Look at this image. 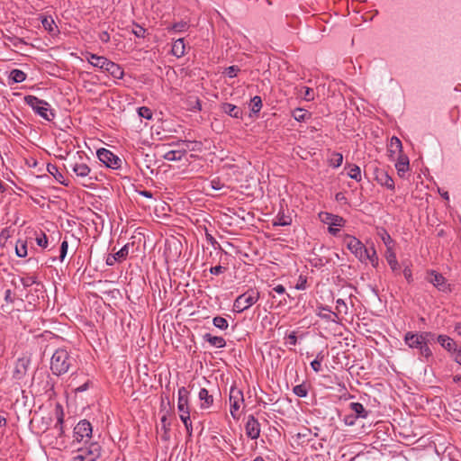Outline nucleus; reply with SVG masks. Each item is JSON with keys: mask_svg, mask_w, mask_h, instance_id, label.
<instances>
[{"mask_svg": "<svg viewBox=\"0 0 461 461\" xmlns=\"http://www.w3.org/2000/svg\"><path fill=\"white\" fill-rule=\"evenodd\" d=\"M171 52L174 56L180 58L185 55V41L184 39H178L174 41Z\"/></svg>", "mask_w": 461, "mask_h": 461, "instance_id": "nucleus-31", "label": "nucleus"}, {"mask_svg": "<svg viewBox=\"0 0 461 461\" xmlns=\"http://www.w3.org/2000/svg\"><path fill=\"white\" fill-rule=\"evenodd\" d=\"M41 24L43 28L50 33H54L57 26L55 25V22L50 16H41Z\"/></svg>", "mask_w": 461, "mask_h": 461, "instance_id": "nucleus-32", "label": "nucleus"}, {"mask_svg": "<svg viewBox=\"0 0 461 461\" xmlns=\"http://www.w3.org/2000/svg\"><path fill=\"white\" fill-rule=\"evenodd\" d=\"M344 243L352 254L355 255L359 261L366 258L367 248L356 237L346 235L344 238Z\"/></svg>", "mask_w": 461, "mask_h": 461, "instance_id": "nucleus-10", "label": "nucleus"}, {"mask_svg": "<svg viewBox=\"0 0 461 461\" xmlns=\"http://www.w3.org/2000/svg\"><path fill=\"white\" fill-rule=\"evenodd\" d=\"M189 397V391L186 387L182 386L177 391V398Z\"/></svg>", "mask_w": 461, "mask_h": 461, "instance_id": "nucleus-59", "label": "nucleus"}, {"mask_svg": "<svg viewBox=\"0 0 461 461\" xmlns=\"http://www.w3.org/2000/svg\"><path fill=\"white\" fill-rule=\"evenodd\" d=\"M85 159H88V158H84L83 156L77 153V157L74 156L68 161V167L75 173L77 177H86L89 176L91 169L89 166L86 164Z\"/></svg>", "mask_w": 461, "mask_h": 461, "instance_id": "nucleus-7", "label": "nucleus"}, {"mask_svg": "<svg viewBox=\"0 0 461 461\" xmlns=\"http://www.w3.org/2000/svg\"><path fill=\"white\" fill-rule=\"evenodd\" d=\"M87 61L95 68H100L104 72L106 71V68L110 64V59L104 56H98L96 54L87 53L86 56Z\"/></svg>", "mask_w": 461, "mask_h": 461, "instance_id": "nucleus-17", "label": "nucleus"}, {"mask_svg": "<svg viewBox=\"0 0 461 461\" xmlns=\"http://www.w3.org/2000/svg\"><path fill=\"white\" fill-rule=\"evenodd\" d=\"M138 114L140 117L145 118L147 120H151L152 116H153L152 111L149 107H146V106L140 107L138 109Z\"/></svg>", "mask_w": 461, "mask_h": 461, "instance_id": "nucleus-48", "label": "nucleus"}, {"mask_svg": "<svg viewBox=\"0 0 461 461\" xmlns=\"http://www.w3.org/2000/svg\"><path fill=\"white\" fill-rule=\"evenodd\" d=\"M291 223V221L286 219L285 216H282V217H278L276 221H275V225H278V226H286V225H289Z\"/></svg>", "mask_w": 461, "mask_h": 461, "instance_id": "nucleus-58", "label": "nucleus"}, {"mask_svg": "<svg viewBox=\"0 0 461 461\" xmlns=\"http://www.w3.org/2000/svg\"><path fill=\"white\" fill-rule=\"evenodd\" d=\"M422 339L425 341V344L429 346V343L435 340V334L430 331H423L420 332Z\"/></svg>", "mask_w": 461, "mask_h": 461, "instance_id": "nucleus-50", "label": "nucleus"}, {"mask_svg": "<svg viewBox=\"0 0 461 461\" xmlns=\"http://www.w3.org/2000/svg\"><path fill=\"white\" fill-rule=\"evenodd\" d=\"M188 27H189V25L186 22L181 21L179 23H175L167 30L177 32H185L188 29Z\"/></svg>", "mask_w": 461, "mask_h": 461, "instance_id": "nucleus-45", "label": "nucleus"}, {"mask_svg": "<svg viewBox=\"0 0 461 461\" xmlns=\"http://www.w3.org/2000/svg\"><path fill=\"white\" fill-rule=\"evenodd\" d=\"M374 174L375 179L379 185L386 187L389 190H394V181L392 178V176L387 173V171L382 168H376Z\"/></svg>", "mask_w": 461, "mask_h": 461, "instance_id": "nucleus-14", "label": "nucleus"}, {"mask_svg": "<svg viewBox=\"0 0 461 461\" xmlns=\"http://www.w3.org/2000/svg\"><path fill=\"white\" fill-rule=\"evenodd\" d=\"M438 342L441 345L442 348L447 349V351L456 350V343L455 341L447 335H439L437 338Z\"/></svg>", "mask_w": 461, "mask_h": 461, "instance_id": "nucleus-28", "label": "nucleus"}, {"mask_svg": "<svg viewBox=\"0 0 461 461\" xmlns=\"http://www.w3.org/2000/svg\"><path fill=\"white\" fill-rule=\"evenodd\" d=\"M198 398L201 401V409H208L213 404V397L205 388L200 390Z\"/></svg>", "mask_w": 461, "mask_h": 461, "instance_id": "nucleus-21", "label": "nucleus"}, {"mask_svg": "<svg viewBox=\"0 0 461 461\" xmlns=\"http://www.w3.org/2000/svg\"><path fill=\"white\" fill-rule=\"evenodd\" d=\"M395 168L400 177H404V175L410 169V160L404 153L398 154Z\"/></svg>", "mask_w": 461, "mask_h": 461, "instance_id": "nucleus-18", "label": "nucleus"}, {"mask_svg": "<svg viewBox=\"0 0 461 461\" xmlns=\"http://www.w3.org/2000/svg\"><path fill=\"white\" fill-rule=\"evenodd\" d=\"M210 185L213 190L216 191L221 190L225 186L224 183H222L219 177L212 179Z\"/></svg>", "mask_w": 461, "mask_h": 461, "instance_id": "nucleus-49", "label": "nucleus"}, {"mask_svg": "<svg viewBox=\"0 0 461 461\" xmlns=\"http://www.w3.org/2000/svg\"><path fill=\"white\" fill-rule=\"evenodd\" d=\"M378 234H379L381 240H383L384 244L385 245L386 249H393L394 240L392 239V237L390 236V234L387 232L386 230L382 229L378 232Z\"/></svg>", "mask_w": 461, "mask_h": 461, "instance_id": "nucleus-34", "label": "nucleus"}, {"mask_svg": "<svg viewBox=\"0 0 461 461\" xmlns=\"http://www.w3.org/2000/svg\"><path fill=\"white\" fill-rule=\"evenodd\" d=\"M426 280L432 284L439 292H451L450 285L447 283V279L435 270H429L427 272Z\"/></svg>", "mask_w": 461, "mask_h": 461, "instance_id": "nucleus-12", "label": "nucleus"}, {"mask_svg": "<svg viewBox=\"0 0 461 461\" xmlns=\"http://www.w3.org/2000/svg\"><path fill=\"white\" fill-rule=\"evenodd\" d=\"M161 426L163 430H170V423L167 420V418L166 415L162 416L160 419Z\"/></svg>", "mask_w": 461, "mask_h": 461, "instance_id": "nucleus-61", "label": "nucleus"}, {"mask_svg": "<svg viewBox=\"0 0 461 461\" xmlns=\"http://www.w3.org/2000/svg\"><path fill=\"white\" fill-rule=\"evenodd\" d=\"M185 107L188 111L197 112L202 110L200 99L196 95H189L185 100Z\"/></svg>", "mask_w": 461, "mask_h": 461, "instance_id": "nucleus-25", "label": "nucleus"}, {"mask_svg": "<svg viewBox=\"0 0 461 461\" xmlns=\"http://www.w3.org/2000/svg\"><path fill=\"white\" fill-rule=\"evenodd\" d=\"M24 103L30 106L32 111L42 119L51 122L55 116V112L50 108V104L35 95H26L24 96Z\"/></svg>", "mask_w": 461, "mask_h": 461, "instance_id": "nucleus-2", "label": "nucleus"}, {"mask_svg": "<svg viewBox=\"0 0 461 461\" xmlns=\"http://www.w3.org/2000/svg\"><path fill=\"white\" fill-rule=\"evenodd\" d=\"M319 309L322 311L329 312V314H322L321 312H317V315L328 321L339 323L341 320L342 316H345L348 313V307L343 299L336 300V308L335 312H332L330 306L327 305H320Z\"/></svg>", "mask_w": 461, "mask_h": 461, "instance_id": "nucleus-6", "label": "nucleus"}, {"mask_svg": "<svg viewBox=\"0 0 461 461\" xmlns=\"http://www.w3.org/2000/svg\"><path fill=\"white\" fill-rule=\"evenodd\" d=\"M321 220L323 222L329 224L330 226L342 227L345 222L342 217L329 212H325Z\"/></svg>", "mask_w": 461, "mask_h": 461, "instance_id": "nucleus-24", "label": "nucleus"}, {"mask_svg": "<svg viewBox=\"0 0 461 461\" xmlns=\"http://www.w3.org/2000/svg\"><path fill=\"white\" fill-rule=\"evenodd\" d=\"M106 73L115 79H122L124 75L123 68L117 63L110 60V64L106 68Z\"/></svg>", "mask_w": 461, "mask_h": 461, "instance_id": "nucleus-23", "label": "nucleus"}, {"mask_svg": "<svg viewBox=\"0 0 461 461\" xmlns=\"http://www.w3.org/2000/svg\"><path fill=\"white\" fill-rule=\"evenodd\" d=\"M68 243L66 240H64L62 242H61V245H60V249H59V259L60 261H63L66 258V255L68 253Z\"/></svg>", "mask_w": 461, "mask_h": 461, "instance_id": "nucleus-51", "label": "nucleus"}, {"mask_svg": "<svg viewBox=\"0 0 461 461\" xmlns=\"http://www.w3.org/2000/svg\"><path fill=\"white\" fill-rule=\"evenodd\" d=\"M98 159L107 167L119 169L122 167V160L111 150L104 148L99 149L96 152Z\"/></svg>", "mask_w": 461, "mask_h": 461, "instance_id": "nucleus-11", "label": "nucleus"}, {"mask_svg": "<svg viewBox=\"0 0 461 461\" xmlns=\"http://www.w3.org/2000/svg\"><path fill=\"white\" fill-rule=\"evenodd\" d=\"M230 415L238 420L240 419L239 411L241 403L244 402L243 392L236 386H231L230 390Z\"/></svg>", "mask_w": 461, "mask_h": 461, "instance_id": "nucleus-9", "label": "nucleus"}, {"mask_svg": "<svg viewBox=\"0 0 461 461\" xmlns=\"http://www.w3.org/2000/svg\"><path fill=\"white\" fill-rule=\"evenodd\" d=\"M132 33L138 38H145L146 29L136 24L135 28L132 30Z\"/></svg>", "mask_w": 461, "mask_h": 461, "instance_id": "nucleus-53", "label": "nucleus"}, {"mask_svg": "<svg viewBox=\"0 0 461 461\" xmlns=\"http://www.w3.org/2000/svg\"><path fill=\"white\" fill-rule=\"evenodd\" d=\"M349 409L355 413L357 419H366L368 416V411L365 409L364 405L360 402H350Z\"/></svg>", "mask_w": 461, "mask_h": 461, "instance_id": "nucleus-27", "label": "nucleus"}, {"mask_svg": "<svg viewBox=\"0 0 461 461\" xmlns=\"http://www.w3.org/2000/svg\"><path fill=\"white\" fill-rule=\"evenodd\" d=\"M292 115L297 122H305L311 117V113L308 111L302 108L294 109L293 111Z\"/></svg>", "mask_w": 461, "mask_h": 461, "instance_id": "nucleus-33", "label": "nucleus"}, {"mask_svg": "<svg viewBox=\"0 0 461 461\" xmlns=\"http://www.w3.org/2000/svg\"><path fill=\"white\" fill-rule=\"evenodd\" d=\"M348 167H349V170H348V176L350 178L356 180L357 182H360L362 179L360 167L355 164L349 165Z\"/></svg>", "mask_w": 461, "mask_h": 461, "instance_id": "nucleus-37", "label": "nucleus"}, {"mask_svg": "<svg viewBox=\"0 0 461 461\" xmlns=\"http://www.w3.org/2000/svg\"><path fill=\"white\" fill-rule=\"evenodd\" d=\"M306 283H307L306 278L303 277V276H300L299 280H298L297 284L295 285V289H297V290L306 289Z\"/></svg>", "mask_w": 461, "mask_h": 461, "instance_id": "nucleus-55", "label": "nucleus"}, {"mask_svg": "<svg viewBox=\"0 0 461 461\" xmlns=\"http://www.w3.org/2000/svg\"><path fill=\"white\" fill-rule=\"evenodd\" d=\"M56 417H57V424L56 428H59L60 433H62V425L64 422V411L63 408L60 404H57L55 408Z\"/></svg>", "mask_w": 461, "mask_h": 461, "instance_id": "nucleus-38", "label": "nucleus"}, {"mask_svg": "<svg viewBox=\"0 0 461 461\" xmlns=\"http://www.w3.org/2000/svg\"><path fill=\"white\" fill-rule=\"evenodd\" d=\"M385 258H386V261H387L388 265L390 266V267H391V269L393 271H396V270L399 269V263H398V260L396 258V254L393 251V249H386V251H385Z\"/></svg>", "mask_w": 461, "mask_h": 461, "instance_id": "nucleus-30", "label": "nucleus"}, {"mask_svg": "<svg viewBox=\"0 0 461 461\" xmlns=\"http://www.w3.org/2000/svg\"><path fill=\"white\" fill-rule=\"evenodd\" d=\"M221 111L232 118L240 119L242 117L241 109L230 103H223L221 104Z\"/></svg>", "mask_w": 461, "mask_h": 461, "instance_id": "nucleus-22", "label": "nucleus"}, {"mask_svg": "<svg viewBox=\"0 0 461 461\" xmlns=\"http://www.w3.org/2000/svg\"><path fill=\"white\" fill-rule=\"evenodd\" d=\"M403 276H404L405 279L408 281V283L412 282V273H411V269L409 267H406L403 269Z\"/></svg>", "mask_w": 461, "mask_h": 461, "instance_id": "nucleus-60", "label": "nucleus"}, {"mask_svg": "<svg viewBox=\"0 0 461 461\" xmlns=\"http://www.w3.org/2000/svg\"><path fill=\"white\" fill-rule=\"evenodd\" d=\"M343 162V155L339 152H332L330 158H329V164L330 167L337 168L342 165Z\"/></svg>", "mask_w": 461, "mask_h": 461, "instance_id": "nucleus-35", "label": "nucleus"}, {"mask_svg": "<svg viewBox=\"0 0 461 461\" xmlns=\"http://www.w3.org/2000/svg\"><path fill=\"white\" fill-rule=\"evenodd\" d=\"M27 75L25 72L20 69H13L10 72V79H12L14 83H22L25 81Z\"/></svg>", "mask_w": 461, "mask_h": 461, "instance_id": "nucleus-36", "label": "nucleus"}, {"mask_svg": "<svg viewBox=\"0 0 461 461\" xmlns=\"http://www.w3.org/2000/svg\"><path fill=\"white\" fill-rule=\"evenodd\" d=\"M130 244H125L119 251L115 253L119 263L124 261L129 255Z\"/></svg>", "mask_w": 461, "mask_h": 461, "instance_id": "nucleus-44", "label": "nucleus"}, {"mask_svg": "<svg viewBox=\"0 0 461 461\" xmlns=\"http://www.w3.org/2000/svg\"><path fill=\"white\" fill-rule=\"evenodd\" d=\"M287 339H288V343L292 346H295L296 343H297V337H296V334L294 331L291 332L288 337H287Z\"/></svg>", "mask_w": 461, "mask_h": 461, "instance_id": "nucleus-63", "label": "nucleus"}, {"mask_svg": "<svg viewBox=\"0 0 461 461\" xmlns=\"http://www.w3.org/2000/svg\"><path fill=\"white\" fill-rule=\"evenodd\" d=\"M259 298V291L257 288H249L235 299L233 311L238 313L243 312L254 305Z\"/></svg>", "mask_w": 461, "mask_h": 461, "instance_id": "nucleus-5", "label": "nucleus"}, {"mask_svg": "<svg viewBox=\"0 0 461 461\" xmlns=\"http://www.w3.org/2000/svg\"><path fill=\"white\" fill-rule=\"evenodd\" d=\"M99 40L103 43H107L110 41V34L106 31H104L99 33Z\"/></svg>", "mask_w": 461, "mask_h": 461, "instance_id": "nucleus-62", "label": "nucleus"}, {"mask_svg": "<svg viewBox=\"0 0 461 461\" xmlns=\"http://www.w3.org/2000/svg\"><path fill=\"white\" fill-rule=\"evenodd\" d=\"M93 428L91 423L86 420H80L74 428V440L73 444L86 442L92 437Z\"/></svg>", "mask_w": 461, "mask_h": 461, "instance_id": "nucleus-8", "label": "nucleus"}, {"mask_svg": "<svg viewBox=\"0 0 461 461\" xmlns=\"http://www.w3.org/2000/svg\"><path fill=\"white\" fill-rule=\"evenodd\" d=\"M35 240L39 247L43 249L48 247V237L44 232L40 231V233L37 234Z\"/></svg>", "mask_w": 461, "mask_h": 461, "instance_id": "nucleus-47", "label": "nucleus"}, {"mask_svg": "<svg viewBox=\"0 0 461 461\" xmlns=\"http://www.w3.org/2000/svg\"><path fill=\"white\" fill-rule=\"evenodd\" d=\"M15 253L19 258L27 256V244L24 240H18L15 246Z\"/></svg>", "mask_w": 461, "mask_h": 461, "instance_id": "nucleus-41", "label": "nucleus"}, {"mask_svg": "<svg viewBox=\"0 0 461 461\" xmlns=\"http://www.w3.org/2000/svg\"><path fill=\"white\" fill-rule=\"evenodd\" d=\"M324 359V355L322 352H319L316 356V358L311 362V367L316 372H320L322 369L321 363Z\"/></svg>", "mask_w": 461, "mask_h": 461, "instance_id": "nucleus-40", "label": "nucleus"}, {"mask_svg": "<svg viewBox=\"0 0 461 461\" xmlns=\"http://www.w3.org/2000/svg\"><path fill=\"white\" fill-rule=\"evenodd\" d=\"M246 435L251 439H257L260 436V424L254 415H249L245 424Z\"/></svg>", "mask_w": 461, "mask_h": 461, "instance_id": "nucleus-13", "label": "nucleus"}, {"mask_svg": "<svg viewBox=\"0 0 461 461\" xmlns=\"http://www.w3.org/2000/svg\"><path fill=\"white\" fill-rule=\"evenodd\" d=\"M212 324L221 330H225L228 329L229 327V323L227 321V320L223 317H221V316H216L212 319Z\"/></svg>", "mask_w": 461, "mask_h": 461, "instance_id": "nucleus-42", "label": "nucleus"}, {"mask_svg": "<svg viewBox=\"0 0 461 461\" xmlns=\"http://www.w3.org/2000/svg\"><path fill=\"white\" fill-rule=\"evenodd\" d=\"M366 256L367 257L361 260V262H369L374 267H377L379 264V258L374 247L366 249Z\"/></svg>", "mask_w": 461, "mask_h": 461, "instance_id": "nucleus-29", "label": "nucleus"}, {"mask_svg": "<svg viewBox=\"0 0 461 461\" xmlns=\"http://www.w3.org/2000/svg\"><path fill=\"white\" fill-rule=\"evenodd\" d=\"M389 157L393 159V156L395 154H401L403 153L402 151V144L400 139L396 136H393L389 142V148H388Z\"/></svg>", "mask_w": 461, "mask_h": 461, "instance_id": "nucleus-20", "label": "nucleus"}, {"mask_svg": "<svg viewBox=\"0 0 461 461\" xmlns=\"http://www.w3.org/2000/svg\"><path fill=\"white\" fill-rule=\"evenodd\" d=\"M76 359L65 348H58L50 358V370L54 375L67 374L75 366Z\"/></svg>", "mask_w": 461, "mask_h": 461, "instance_id": "nucleus-1", "label": "nucleus"}, {"mask_svg": "<svg viewBox=\"0 0 461 461\" xmlns=\"http://www.w3.org/2000/svg\"><path fill=\"white\" fill-rule=\"evenodd\" d=\"M179 418L181 421L184 423L185 427H188L189 423L191 422L190 413L179 415Z\"/></svg>", "mask_w": 461, "mask_h": 461, "instance_id": "nucleus-64", "label": "nucleus"}, {"mask_svg": "<svg viewBox=\"0 0 461 461\" xmlns=\"http://www.w3.org/2000/svg\"><path fill=\"white\" fill-rule=\"evenodd\" d=\"M178 146H183L182 149H171L167 151L163 158L168 161H179L186 155V148H188V141L182 140L177 144Z\"/></svg>", "mask_w": 461, "mask_h": 461, "instance_id": "nucleus-15", "label": "nucleus"}, {"mask_svg": "<svg viewBox=\"0 0 461 461\" xmlns=\"http://www.w3.org/2000/svg\"><path fill=\"white\" fill-rule=\"evenodd\" d=\"M102 447L98 442L78 447L69 461H96L101 456Z\"/></svg>", "mask_w": 461, "mask_h": 461, "instance_id": "nucleus-3", "label": "nucleus"}, {"mask_svg": "<svg viewBox=\"0 0 461 461\" xmlns=\"http://www.w3.org/2000/svg\"><path fill=\"white\" fill-rule=\"evenodd\" d=\"M251 111L254 113H259L262 108V99L260 96L256 95L250 100Z\"/></svg>", "mask_w": 461, "mask_h": 461, "instance_id": "nucleus-43", "label": "nucleus"}, {"mask_svg": "<svg viewBox=\"0 0 461 461\" xmlns=\"http://www.w3.org/2000/svg\"><path fill=\"white\" fill-rule=\"evenodd\" d=\"M240 71V68L238 66H230L225 69V74L230 78H233L237 76L238 72Z\"/></svg>", "mask_w": 461, "mask_h": 461, "instance_id": "nucleus-52", "label": "nucleus"}, {"mask_svg": "<svg viewBox=\"0 0 461 461\" xmlns=\"http://www.w3.org/2000/svg\"><path fill=\"white\" fill-rule=\"evenodd\" d=\"M293 392L295 395L302 398L306 397L308 394V389L303 384L295 385L293 389Z\"/></svg>", "mask_w": 461, "mask_h": 461, "instance_id": "nucleus-46", "label": "nucleus"}, {"mask_svg": "<svg viewBox=\"0 0 461 461\" xmlns=\"http://www.w3.org/2000/svg\"><path fill=\"white\" fill-rule=\"evenodd\" d=\"M343 420L347 426H353L356 423L357 417L355 415H346Z\"/></svg>", "mask_w": 461, "mask_h": 461, "instance_id": "nucleus-56", "label": "nucleus"}, {"mask_svg": "<svg viewBox=\"0 0 461 461\" xmlns=\"http://www.w3.org/2000/svg\"><path fill=\"white\" fill-rule=\"evenodd\" d=\"M47 171L59 184L63 185L64 186H68L69 185V181L66 180L65 176L59 171V169L58 168V167L56 165L49 163L47 165Z\"/></svg>", "mask_w": 461, "mask_h": 461, "instance_id": "nucleus-19", "label": "nucleus"}, {"mask_svg": "<svg viewBox=\"0 0 461 461\" xmlns=\"http://www.w3.org/2000/svg\"><path fill=\"white\" fill-rule=\"evenodd\" d=\"M203 339L210 345L216 347L218 348H221L226 346V340L222 337L213 336L210 333H206L204 334Z\"/></svg>", "mask_w": 461, "mask_h": 461, "instance_id": "nucleus-26", "label": "nucleus"}, {"mask_svg": "<svg viewBox=\"0 0 461 461\" xmlns=\"http://www.w3.org/2000/svg\"><path fill=\"white\" fill-rule=\"evenodd\" d=\"M403 340L410 348L418 349L420 357H424L428 360L432 357V351L429 347L425 344L420 332L408 331L405 333Z\"/></svg>", "mask_w": 461, "mask_h": 461, "instance_id": "nucleus-4", "label": "nucleus"}, {"mask_svg": "<svg viewBox=\"0 0 461 461\" xmlns=\"http://www.w3.org/2000/svg\"><path fill=\"white\" fill-rule=\"evenodd\" d=\"M209 271L212 275L217 276V275L224 273L226 271V267L219 265V266L212 267L209 269Z\"/></svg>", "mask_w": 461, "mask_h": 461, "instance_id": "nucleus-54", "label": "nucleus"}, {"mask_svg": "<svg viewBox=\"0 0 461 461\" xmlns=\"http://www.w3.org/2000/svg\"><path fill=\"white\" fill-rule=\"evenodd\" d=\"M30 360L26 358H19L15 364L13 371V378L15 380H22L26 375Z\"/></svg>", "mask_w": 461, "mask_h": 461, "instance_id": "nucleus-16", "label": "nucleus"}, {"mask_svg": "<svg viewBox=\"0 0 461 461\" xmlns=\"http://www.w3.org/2000/svg\"><path fill=\"white\" fill-rule=\"evenodd\" d=\"M116 262H119L115 254H109L106 257L105 263L107 266H113Z\"/></svg>", "mask_w": 461, "mask_h": 461, "instance_id": "nucleus-57", "label": "nucleus"}, {"mask_svg": "<svg viewBox=\"0 0 461 461\" xmlns=\"http://www.w3.org/2000/svg\"><path fill=\"white\" fill-rule=\"evenodd\" d=\"M300 95L302 98H303L305 101H312L314 99L315 94L312 88L308 86H302L300 88Z\"/></svg>", "mask_w": 461, "mask_h": 461, "instance_id": "nucleus-39", "label": "nucleus"}]
</instances>
